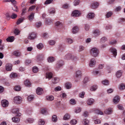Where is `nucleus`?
Wrapping results in <instances>:
<instances>
[{
  "label": "nucleus",
  "mask_w": 125,
  "mask_h": 125,
  "mask_svg": "<svg viewBox=\"0 0 125 125\" xmlns=\"http://www.w3.org/2000/svg\"><path fill=\"white\" fill-rule=\"evenodd\" d=\"M90 53L93 56L96 57L98 55L99 53V51L96 48H94L91 49Z\"/></svg>",
  "instance_id": "obj_1"
},
{
  "label": "nucleus",
  "mask_w": 125,
  "mask_h": 125,
  "mask_svg": "<svg viewBox=\"0 0 125 125\" xmlns=\"http://www.w3.org/2000/svg\"><path fill=\"white\" fill-rule=\"evenodd\" d=\"M81 13L78 10H76L73 11L71 14V16L73 17H78L80 15Z\"/></svg>",
  "instance_id": "obj_2"
},
{
  "label": "nucleus",
  "mask_w": 125,
  "mask_h": 125,
  "mask_svg": "<svg viewBox=\"0 0 125 125\" xmlns=\"http://www.w3.org/2000/svg\"><path fill=\"white\" fill-rule=\"evenodd\" d=\"M22 98L19 96H16L14 98V101L17 104H20L22 101Z\"/></svg>",
  "instance_id": "obj_3"
},
{
  "label": "nucleus",
  "mask_w": 125,
  "mask_h": 125,
  "mask_svg": "<svg viewBox=\"0 0 125 125\" xmlns=\"http://www.w3.org/2000/svg\"><path fill=\"white\" fill-rule=\"evenodd\" d=\"M64 64L63 62L62 61H60L57 62L56 65V70L62 66Z\"/></svg>",
  "instance_id": "obj_4"
},
{
  "label": "nucleus",
  "mask_w": 125,
  "mask_h": 125,
  "mask_svg": "<svg viewBox=\"0 0 125 125\" xmlns=\"http://www.w3.org/2000/svg\"><path fill=\"white\" fill-rule=\"evenodd\" d=\"M1 104L3 107H7L8 105L9 102L7 100H4L1 101Z\"/></svg>",
  "instance_id": "obj_5"
},
{
  "label": "nucleus",
  "mask_w": 125,
  "mask_h": 125,
  "mask_svg": "<svg viewBox=\"0 0 125 125\" xmlns=\"http://www.w3.org/2000/svg\"><path fill=\"white\" fill-rule=\"evenodd\" d=\"M36 35L34 32H31L29 34L28 38L29 39L31 40L35 38Z\"/></svg>",
  "instance_id": "obj_6"
},
{
  "label": "nucleus",
  "mask_w": 125,
  "mask_h": 125,
  "mask_svg": "<svg viewBox=\"0 0 125 125\" xmlns=\"http://www.w3.org/2000/svg\"><path fill=\"white\" fill-rule=\"evenodd\" d=\"M113 110L112 108H108L105 110L104 113L107 115L111 114L112 113Z\"/></svg>",
  "instance_id": "obj_7"
},
{
  "label": "nucleus",
  "mask_w": 125,
  "mask_h": 125,
  "mask_svg": "<svg viewBox=\"0 0 125 125\" xmlns=\"http://www.w3.org/2000/svg\"><path fill=\"white\" fill-rule=\"evenodd\" d=\"M76 77L77 78H78L80 80L82 76V73L80 71L78 70L76 71Z\"/></svg>",
  "instance_id": "obj_8"
},
{
  "label": "nucleus",
  "mask_w": 125,
  "mask_h": 125,
  "mask_svg": "<svg viewBox=\"0 0 125 125\" xmlns=\"http://www.w3.org/2000/svg\"><path fill=\"white\" fill-rule=\"evenodd\" d=\"M110 51L112 53L114 56L115 57L117 55V50L115 49L112 48L110 49Z\"/></svg>",
  "instance_id": "obj_9"
},
{
  "label": "nucleus",
  "mask_w": 125,
  "mask_h": 125,
  "mask_svg": "<svg viewBox=\"0 0 125 125\" xmlns=\"http://www.w3.org/2000/svg\"><path fill=\"white\" fill-rule=\"evenodd\" d=\"M96 63V61L93 58L91 59L89 63V65L91 67L93 66H94Z\"/></svg>",
  "instance_id": "obj_10"
},
{
  "label": "nucleus",
  "mask_w": 125,
  "mask_h": 125,
  "mask_svg": "<svg viewBox=\"0 0 125 125\" xmlns=\"http://www.w3.org/2000/svg\"><path fill=\"white\" fill-rule=\"evenodd\" d=\"M98 5V3L96 2H93L92 3L91 7L92 8L94 9L97 8Z\"/></svg>",
  "instance_id": "obj_11"
},
{
  "label": "nucleus",
  "mask_w": 125,
  "mask_h": 125,
  "mask_svg": "<svg viewBox=\"0 0 125 125\" xmlns=\"http://www.w3.org/2000/svg\"><path fill=\"white\" fill-rule=\"evenodd\" d=\"M94 102V99L92 98L88 99L87 101V103L88 105H90L93 104Z\"/></svg>",
  "instance_id": "obj_12"
},
{
  "label": "nucleus",
  "mask_w": 125,
  "mask_h": 125,
  "mask_svg": "<svg viewBox=\"0 0 125 125\" xmlns=\"http://www.w3.org/2000/svg\"><path fill=\"white\" fill-rule=\"evenodd\" d=\"M36 92L37 94L39 95L41 94L43 92L42 89L39 87H38L37 89Z\"/></svg>",
  "instance_id": "obj_13"
},
{
  "label": "nucleus",
  "mask_w": 125,
  "mask_h": 125,
  "mask_svg": "<svg viewBox=\"0 0 125 125\" xmlns=\"http://www.w3.org/2000/svg\"><path fill=\"white\" fill-rule=\"evenodd\" d=\"M14 38L13 36L9 37L6 39L7 41L8 42H12L14 41Z\"/></svg>",
  "instance_id": "obj_14"
},
{
  "label": "nucleus",
  "mask_w": 125,
  "mask_h": 125,
  "mask_svg": "<svg viewBox=\"0 0 125 125\" xmlns=\"http://www.w3.org/2000/svg\"><path fill=\"white\" fill-rule=\"evenodd\" d=\"M46 78L50 79L52 76V73L51 72H48L46 74Z\"/></svg>",
  "instance_id": "obj_15"
},
{
  "label": "nucleus",
  "mask_w": 125,
  "mask_h": 125,
  "mask_svg": "<svg viewBox=\"0 0 125 125\" xmlns=\"http://www.w3.org/2000/svg\"><path fill=\"white\" fill-rule=\"evenodd\" d=\"M79 31V29L77 26L73 27V28L72 32L73 33L77 32Z\"/></svg>",
  "instance_id": "obj_16"
},
{
  "label": "nucleus",
  "mask_w": 125,
  "mask_h": 125,
  "mask_svg": "<svg viewBox=\"0 0 125 125\" xmlns=\"http://www.w3.org/2000/svg\"><path fill=\"white\" fill-rule=\"evenodd\" d=\"M6 68L7 70L10 71L12 68V65L11 64H7L6 66Z\"/></svg>",
  "instance_id": "obj_17"
},
{
  "label": "nucleus",
  "mask_w": 125,
  "mask_h": 125,
  "mask_svg": "<svg viewBox=\"0 0 125 125\" xmlns=\"http://www.w3.org/2000/svg\"><path fill=\"white\" fill-rule=\"evenodd\" d=\"M120 98L118 96H115L113 100L114 102L116 104L118 103L119 101Z\"/></svg>",
  "instance_id": "obj_18"
},
{
  "label": "nucleus",
  "mask_w": 125,
  "mask_h": 125,
  "mask_svg": "<svg viewBox=\"0 0 125 125\" xmlns=\"http://www.w3.org/2000/svg\"><path fill=\"white\" fill-rule=\"evenodd\" d=\"M59 79L58 78L55 77L52 79V82L53 83H58L59 81Z\"/></svg>",
  "instance_id": "obj_19"
},
{
  "label": "nucleus",
  "mask_w": 125,
  "mask_h": 125,
  "mask_svg": "<svg viewBox=\"0 0 125 125\" xmlns=\"http://www.w3.org/2000/svg\"><path fill=\"white\" fill-rule=\"evenodd\" d=\"M13 121L15 123H18L20 121V119L19 118L16 117H14L12 118Z\"/></svg>",
  "instance_id": "obj_20"
},
{
  "label": "nucleus",
  "mask_w": 125,
  "mask_h": 125,
  "mask_svg": "<svg viewBox=\"0 0 125 125\" xmlns=\"http://www.w3.org/2000/svg\"><path fill=\"white\" fill-rule=\"evenodd\" d=\"M24 84L26 86H30L31 84L30 81L28 80H26L24 81Z\"/></svg>",
  "instance_id": "obj_21"
},
{
  "label": "nucleus",
  "mask_w": 125,
  "mask_h": 125,
  "mask_svg": "<svg viewBox=\"0 0 125 125\" xmlns=\"http://www.w3.org/2000/svg\"><path fill=\"white\" fill-rule=\"evenodd\" d=\"M94 16V14L93 13H89L87 15V17L90 19H92L93 18Z\"/></svg>",
  "instance_id": "obj_22"
},
{
  "label": "nucleus",
  "mask_w": 125,
  "mask_h": 125,
  "mask_svg": "<svg viewBox=\"0 0 125 125\" xmlns=\"http://www.w3.org/2000/svg\"><path fill=\"white\" fill-rule=\"evenodd\" d=\"M65 86L67 89H69L71 87V84L69 82L66 83L65 84Z\"/></svg>",
  "instance_id": "obj_23"
},
{
  "label": "nucleus",
  "mask_w": 125,
  "mask_h": 125,
  "mask_svg": "<svg viewBox=\"0 0 125 125\" xmlns=\"http://www.w3.org/2000/svg\"><path fill=\"white\" fill-rule=\"evenodd\" d=\"M122 72L121 71H118L116 73V75L118 78L120 77L122 75Z\"/></svg>",
  "instance_id": "obj_24"
},
{
  "label": "nucleus",
  "mask_w": 125,
  "mask_h": 125,
  "mask_svg": "<svg viewBox=\"0 0 125 125\" xmlns=\"http://www.w3.org/2000/svg\"><path fill=\"white\" fill-rule=\"evenodd\" d=\"M17 73H12L10 75V77L11 78H15L17 77Z\"/></svg>",
  "instance_id": "obj_25"
},
{
  "label": "nucleus",
  "mask_w": 125,
  "mask_h": 125,
  "mask_svg": "<svg viewBox=\"0 0 125 125\" xmlns=\"http://www.w3.org/2000/svg\"><path fill=\"white\" fill-rule=\"evenodd\" d=\"M93 33L94 35L95 36H97L100 34L99 31L98 30H94Z\"/></svg>",
  "instance_id": "obj_26"
},
{
  "label": "nucleus",
  "mask_w": 125,
  "mask_h": 125,
  "mask_svg": "<svg viewBox=\"0 0 125 125\" xmlns=\"http://www.w3.org/2000/svg\"><path fill=\"white\" fill-rule=\"evenodd\" d=\"M70 115L68 114H66L63 117V119L64 120H67L69 119Z\"/></svg>",
  "instance_id": "obj_27"
},
{
  "label": "nucleus",
  "mask_w": 125,
  "mask_h": 125,
  "mask_svg": "<svg viewBox=\"0 0 125 125\" xmlns=\"http://www.w3.org/2000/svg\"><path fill=\"white\" fill-rule=\"evenodd\" d=\"M95 112L96 114L98 115H102L103 114V112L99 110H96L95 111Z\"/></svg>",
  "instance_id": "obj_28"
},
{
  "label": "nucleus",
  "mask_w": 125,
  "mask_h": 125,
  "mask_svg": "<svg viewBox=\"0 0 125 125\" xmlns=\"http://www.w3.org/2000/svg\"><path fill=\"white\" fill-rule=\"evenodd\" d=\"M89 121L86 119H83L82 121L83 123L85 125H87L89 124Z\"/></svg>",
  "instance_id": "obj_29"
},
{
  "label": "nucleus",
  "mask_w": 125,
  "mask_h": 125,
  "mask_svg": "<svg viewBox=\"0 0 125 125\" xmlns=\"http://www.w3.org/2000/svg\"><path fill=\"white\" fill-rule=\"evenodd\" d=\"M97 88V85H95L92 86L90 88V90L91 91H95Z\"/></svg>",
  "instance_id": "obj_30"
},
{
  "label": "nucleus",
  "mask_w": 125,
  "mask_h": 125,
  "mask_svg": "<svg viewBox=\"0 0 125 125\" xmlns=\"http://www.w3.org/2000/svg\"><path fill=\"white\" fill-rule=\"evenodd\" d=\"M81 108L77 107L75 108L74 110V112L76 113H80L81 111Z\"/></svg>",
  "instance_id": "obj_31"
},
{
  "label": "nucleus",
  "mask_w": 125,
  "mask_h": 125,
  "mask_svg": "<svg viewBox=\"0 0 125 125\" xmlns=\"http://www.w3.org/2000/svg\"><path fill=\"white\" fill-rule=\"evenodd\" d=\"M55 25L59 27H62V23L59 21H57L55 23Z\"/></svg>",
  "instance_id": "obj_32"
},
{
  "label": "nucleus",
  "mask_w": 125,
  "mask_h": 125,
  "mask_svg": "<svg viewBox=\"0 0 125 125\" xmlns=\"http://www.w3.org/2000/svg\"><path fill=\"white\" fill-rule=\"evenodd\" d=\"M48 62H52L54 61V59L53 57H50L48 58Z\"/></svg>",
  "instance_id": "obj_33"
},
{
  "label": "nucleus",
  "mask_w": 125,
  "mask_h": 125,
  "mask_svg": "<svg viewBox=\"0 0 125 125\" xmlns=\"http://www.w3.org/2000/svg\"><path fill=\"white\" fill-rule=\"evenodd\" d=\"M13 54L16 56H19L20 55L21 53L18 51H15L14 52Z\"/></svg>",
  "instance_id": "obj_34"
},
{
  "label": "nucleus",
  "mask_w": 125,
  "mask_h": 125,
  "mask_svg": "<svg viewBox=\"0 0 125 125\" xmlns=\"http://www.w3.org/2000/svg\"><path fill=\"white\" fill-rule=\"evenodd\" d=\"M52 121L54 122H56L57 121V116L55 115H54L52 116Z\"/></svg>",
  "instance_id": "obj_35"
},
{
  "label": "nucleus",
  "mask_w": 125,
  "mask_h": 125,
  "mask_svg": "<svg viewBox=\"0 0 125 125\" xmlns=\"http://www.w3.org/2000/svg\"><path fill=\"white\" fill-rule=\"evenodd\" d=\"M34 13H32L28 17L29 19L30 20H32L34 18Z\"/></svg>",
  "instance_id": "obj_36"
},
{
  "label": "nucleus",
  "mask_w": 125,
  "mask_h": 125,
  "mask_svg": "<svg viewBox=\"0 0 125 125\" xmlns=\"http://www.w3.org/2000/svg\"><path fill=\"white\" fill-rule=\"evenodd\" d=\"M47 99L49 100L52 101L53 100L54 98L52 96H47L46 97Z\"/></svg>",
  "instance_id": "obj_37"
},
{
  "label": "nucleus",
  "mask_w": 125,
  "mask_h": 125,
  "mask_svg": "<svg viewBox=\"0 0 125 125\" xmlns=\"http://www.w3.org/2000/svg\"><path fill=\"white\" fill-rule=\"evenodd\" d=\"M37 47L38 49H41L43 48V45L42 43H40L37 45Z\"/></svg>",
  "instance_id": "obj_38"
},
{
  "label": "nucleus",
  "mask_w": 125,
  "mask_h": 125,
  "mask_svg": "<svg viewBox=\"0 0 125 125\" xmlns=\"http://www.w3.org/2000/svg\"><path fill=\"white\" fill-rule=\"evenodd\" d=\"M66 41L68 43L71 44L73 42V40L70 38H67L66 39Z\"/></svg>",
  "instance_id": "obj_39"
},
{
  "label": "nucleus",
  "mask_w": 125,
  "mask_h": 125,
  "mask_svg": "<svg viewBox=\"0 0 125 125\" xmlns=\"http://www.w3.org/2000/svg\"><path fill=\"white\" fill-rule=\"evenodd\" d=\"M72 57L71 55L70 54H68L65 56V58L67 59H69Z\"/></svg>",
  "instance_id": "obj_40"
},
{
  "label": "nucleus",
  "mask_w": 125,
  "mask_h": 125,
  "mask_svg": "<svg viewBox=\"0 0 125 125\" xmlns=\"http://www.w3.org/2000/svg\"><path fill=\"white\" fill-rule=\"evenodd\" d=\"M77 121L75 119H73L70 122V124L71 125H75L77 123Z\"/></svg>",
  "instance_id": "obj_41"
},
{
  "label": "nucleus",
  "mask_w": 125,
  "mask_h": 125,
  "mask_svg": "<svg viewBox=\"0 0 125 125\" xmlns=\"http://www.w3.org/2000/svg\"><path fill=\"white\" fill-rule=\"evenodd\" d=\"M24 20V18H19L17 22V25H19L20 23L21 22Z\"/></svg>",
  "instance_id": "obj_42"
},
{
  "label": "nucleus",
  "mask_w": 125,
  "mask_h": 125,
  "mask_svg": "<svg viewBox=\"0 0 125 125\" xmlns=\"http://www.w3.org/2000/svg\"><path fill=\"white\" fill-rule=\"evenodd\" d=\"M102 83L104 85H107L109 84L108 81L107 80H105L102 82Z\"/></svg>",
  "instance_id": "obj_43"
},
{
  "label": "nucleus",
  "mask_w": 125,
  "mask_h": 125,
  "mask_svg": "<svg viewBox=\"0 0 125 125\" xmlns=\"http://www.w3.org/2000/svg\"><path fill=\"white\" fill-rule=\"evenodd\" d=\"M112 12L110 11L108 12L106 14V16L107 18H108L111 17L113 14Z\"/></svg>",
  "instance_id": "obj_44"
},
{
  "label": "nucleus",
  "mask_w": 125,
  "mask_h": 125,
  "mask_svg": "<svg viewBox=\"0 0 125 125\" xmlns=\"http://www.w3.org/2000/svg\"><path fill=\"white\" fill-rule=\"evenodd\" d=\"M34 98V97L33 95H30L28 97V99L29 101H31Z\"/></svg>",
  "instance_id": "obj_45"
},
{
  "label": "nucleus",
  "mask_w": 125,
  "mask_h": 125,
  "mask_svg": "<svg viewBox=\"0 0 125 125\" xmlns=\"http://www.w3.org/2000/svg\"><path fill=\"white\" fill-rule=\"evenodd\" d=\"M43 57V56L42 54H39L38 55L37 57V58L38 60L39 59L40 60H42Z\"/></svg>",
  "instance_id": "obj_46"
},
{
  "label": "nucleus",
  "mask_w": 125,
  "mask_h": 125,
  "mask_svg": "<svg viewBox=\"0 0 125 125\" xmlns=\"http://www.w3.org/2000/svg\"><path fill=\"white\" fill-rule=\"evenodd\" d=\"M106 41V38L105 37H103L101 39L100 42L102 43L105 42Z\"/></svg>",
  "instance_id": "obj_47"
},
{
  "label": "nucleus",
  "mask_w": 125,
  "mask_h": 125,
  "mask_svg": "<svg viewBox=\"0 0 125 125\" xmlns=\"http://www.w3.org/2000/svg\"><path fill=\"white\" fill-rule=\"evenodd\" d=\"M35 5L32 6L30 7L28 9V11H31L33 10L35 8Z\"/></svg>",
  "instance_id": "obj_48"
},
{
  "label": "nucleus",
  "mask_w": 125,
  "mask_h": 125,
  "mask_svg": "<svg viewBox=\"0 0 125 125\" xmlns=\"http://www.w3.org/2000/svg\"><path fill=\"white\" fill-rule=\"evenodd\" d=\"M75 100L74 99H71L70 100V103L72 104H75L76 103Z\"/></svg>",
  "instance_id": "obj_49"
},
{
  "label": "nucleus",
  "mask_w": 125,
  "mask_h": 125,
  "mask_svg": "<svg viewBox=\"0 0 125 125\" xmlns=\"http://www.w3.org/2000/svg\"><path fill=\"white\" fill-rule=\"evenodd\" d=\"M32 71L33 72L36 73L38 71V68L36 67H34L32 69Z\"/></svg>",
  "instance_id": "obj_50"
},
{
  "label": "nucleus",
  "mask_w": 125,
  "mask_h": 125,
  "mask_svg": "<svg viewBox=\"0 0 125 125\" xmlns=\"http://www.w3.org/2000/svg\"><path fill=\"white\" fill-rule=\"evenodd\" d=\"M14 7V8H12V9L14 11L18 12V8L17 6L16 5H13Z\"/></svg>",
  "instance_id": "obj_51"
},
{
  "label": "nucleus",
  "mask_w": 125,
  "mask_h": 125,
  "mask_svg": "<svg viewBox=\"0 0 125 125\" xmlns=\"http://www.w3.org/2000/svg\"><path fill=\"white\" fill-rule=\"evenodd\" d=\"M45 123V122L43 120H40L38 122V124L39 125H43Z\"/></svg>",
  "instance_id": "obj_52"
},
{
  "label": "nucleus",
  "mask_w": 125,
  "mask_h": 125,
  "mask_svg": "<svg viewBox=\"0 0 125 125\" xmlns=\"http://www.w3.org/2000/svg\"><path fill=\"white\" fill-rule=\"evenodd\" d=\"M125 86L123 84H121L120 86L119 89L121 90H123L125 89Z\"/></svg>",
  "instance_id": "obj_53"
},
{
  "label": "nucleus",
  "mask_w": 125,
  "mask_h": 125,
  "mask_svg": "<svg viewBox=\"0 0 125 125\" xmlns=\"http://www.w3.org/2000/svg\"><path fill=\"white\" fill-rule=\"evenodd\" d=\"M41 112L42 114L44 115L46 114L47 113L46 109H44L42 110Z\"/></svg>",
  "instance_id": "obj_54"
},
{
  "label": "nucleus",
  "mask_w": 125,
  "mask_h": 125,
  "mask_svg": "<svg viewBox=\"0 0 125 125\" xmlns=\"http://www.w3.org/2000/svg\"><path fill=\"white\" fill-rule=\"evenodd\" d=\"M80 3L79 0H75L74 2V4L75 6H76L79 4Z\"/></svg>",
  "instance_id": "obj_55"
},
{
  "label": "nucleus",
  "mask_w": 125,
  "mask_h": 125,
  "mask_svg": "<svg viewBox=\"0 0 125 125\" xmlns=\"http://www.w3.org/2000/svg\"><path fill=\"white\" fill-rule=\"evenodd\" d=\"M17 17V15L15 13H13L10 16V17L12 19H14L16 18Z\"/></svg>",
  "instance_id": "obj_56"
},
{
  "label": "nucleus",
  "mask_w": 125,
  "mask_h": 125,
  "mask_svg": "<svg viewBox=\"0 0 125 125\" xmlns=\"http://www.w3.org/2000/svg\"><path fill=\"white\" fill-rule=\"evenodd\" d=\"M15 90L17 91H20L21 89V88L19 86H17L14 88Z\"/></svg>",
  "instance_id": "obj_57"
},
{
  "label": "nucleus",
  "mask_w": 125,
  "mask_h": 125,
  "mask_svg": "<svg viewBox=\"0 0 125 125\" xmlns=\"http://www.w3.org/2000/svg\"><path fill=\"white\" fill-rule=\"evenodd\" d=\"M85 93L83 92L79 94V96L80 97L83 98L84 97V95Z\"/></svg>",
  "instance_id": "obj_58"
},
{
  "label": "nucleus",
  "mask_w": 125,
  "mask_h": 125,
  "mask_svg": "<svg viewBox=\"0 0 125 125\" xmlns=\"http://www.w3.org/2000/svg\"><path fill=\"white\" fill-rule=\"evenodd\" d=\"M27 121L29 123H32L33 122L34 120L33 119L29 118L27 119Z\"/></svg>",
  "instance_id": "obj_59"
},
{
  "label": "nucleus",
  "mask_w": 125,
  "mask_h": 125,
  "mask_svg": "<svg viewBox=\"0 0 125 125\" xmlns=\"http://www.w3.org/2000/svg\"><path fill=\"white\" fill-rule=\"evenodd\" d=\"M55 43V41L53 40H50L49 42V43L51 45L54 44Z\"/></svg>",
  "instance_id": "obj_60"
},
{
  "label": "nucleus",
  "mask_w": 125,
  "mask_h": 125,
  "mask_svg": "<svg viewBox=\"0 0 125 125\" xmlns=\"http://www.w3.org/2000/svg\"><path fill=\"white\" fill-rule=\"evenodd\" d=\"M49 11L50 13H53L55 12V9L54 8H52L49 10Z\"/></svg>",
  "instance_id": "obj_61"
},
{
  "label": "nucleus",
  "mask_w": 125,
  "mask_h": 125,
  "mask_svg": "<svg viewBox=\"0 0 125 125\" xmlns=\"http://www.w3.org/2000/svg\"><path fill=\"white\" fill-rule=\"evenodd\" d=\"M61 88L59 86L56 87L54 88V90L55 91H61Z\"/></svg>",
  "instance_id": "obj_62"
},
{
  "label": "nucleus",
  "mask_w": 125,
  "mask_h": 125,
  "mask_svg": "<svg viewBox=\"0 0 125 125\" xmlns=\"http://www.w3.org/2000/svg\"><path fill=\"white\" fill-rule=\"evenodd\" d=\"M94 122L95 124H98L100 123L101 122V121L99 119H97L94 120Z\"/></svg>",
  "instance_id": "obj_63"
},
{
  "label": "nucleus",
  "mask_w": 125,
  "mask_h": 125,
  "mask_svg": "<svg viewBox=\"0 0 125 125\" xmlns=\"http://www.w3.org/2000/svg\"><path fill=\"white\" fill-rule=\"evenodd\" d=\"M10 2H11L13 5H16L17 2L15 0H10Z\"/></svg>",
  "instance_id": "obj_64"
}]
</instances>
